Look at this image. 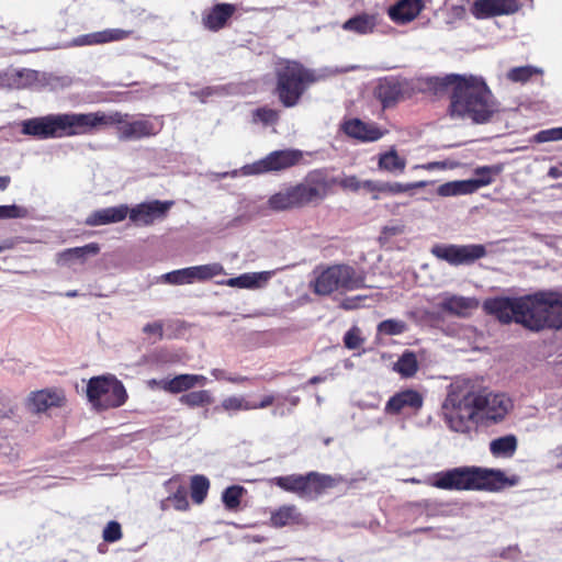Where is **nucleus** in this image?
<instances>
[{
  "label": "nucleus",
  "instance_id": "obj_1",
  "mask_svg": "<svg viewBox=\"0 0 562 562\" xmlns=\"http://www.w3.org/2000/svg\"><path fill=\"white\" fill-rule=\"evenodd\" d=\"M447 80L453 85L449 106L452 119L484 124L498 112V103L483 77L451 75Z\"/></svg>",
  "mask_w": 562,
  "mask_h": 562
},
{
  "label": "nucleus",
  "instance_id": "obj_2",
  "mask_svg": "<svg viewBox=\"0 0 562 562\" xmlns=\"http://www.w3.org/2000/svg\"><path fill=\"white\" fill-rule=\"evenodd\" d=\"M335 179H328L323 170H313L295 186H289L272 194L268 200L269 209L285 211L308 204H317L331 191Z\"/></svg>",
  "mask_w": 562,
  "mask_h": 562
},
{
  "label": "nucleus",
  "instance_id": "obj_3",
  "mask_svg": "<svg viewBox=\"0 0 562 562\" xmlns=\"http://www.w3.org/2000/svg\"><path fill=\"white\" fill-rule=\"evenodd\" d=\"M441 411L451 430L469 432L479 415V392L470 381L456 380L448 386Z\"/></svg>",
  "mask_w": 562,
  "mask_h": 562
},
{
  "label": "nucleus",
  "instance_id": "obj_4",
  "mask_svg": "<svg viewBox=\"0 0 562 562\" xmlns=\"http://www.w3.org/2000/svg\"><path fill=\"white\" fill-rule=\"evenodd\" d=\"M505 481V475L499 470L459 467L438 472L434 477L432 485L449 491H496L504 486Z\"/></svg>",
  "mask_w": 562,
  "mask_h": 562
},
{
  "label": "nucleus",
  "instance_id": "obj_5",
  "mask_svg": "<svg viewBox=\"0 0 562 562\" xmlns=\"http://www.w3.org/2000/svg\"><path fill=\"white\" fill-rule=\"evenodd\" d=\"M23 135L40 139L61 138L90 133L89 113H60L27 119L21 123Z\"/></svg>",
  "mask_w": 562,
  "mask_h": 562
},
{
  "label": "nucleus",
  "instance_id": "obj_6",
  "mask_svg": "<svg viewBox=\"0 0 562 562\" xmlns=\"http://www.w3.org/2000/svg\"><path fill=\"white\" fill-rule=\"evenodd\" d=\"M518 303V324L533 331L558 329V292L539 291L519 296Z\"/></svg>",
  "mask_w": 562,
  "mask_h": 562
},
{
  "label": "nucleus",
  "instance_id": "obj_7",
  "mask_svg": "<svg viewBox=\"0 0 562 562\" xmlns=\"http://www.w3.org/2000/svg\"><path fill=\"white\" fill-rule=\"evenodd\" d=\"M116 125L117 136L123 140L140 139L158 134L162 122L158 119L149 120L145 115L133 119L130 114L121 112H91L89 113L90 133L103 126Z\"/></svg>",
  "mask_w": 562,
  "mask_h": 562
},
{
  "label": "nucleus",
  "instance_id": "obj_8",
  "mask_svg": "<svg viewBox=\"0 0 562 562\" xmlns=\"http://www.w3.org/2000/svg\"><path fill=\"white\" fill-rule=\"evenodd\" d=\"M366 286V273L348 265H334L321 271L312 288L316 294L328 295L335 291H353Z\"/></svg>",
  "mask_w": 562,
  "mask_h": 562
},
{
  "label": "nucleus",
  "instance_id": "obj_9",
  "mask_svg": "<svg viewBox=\"0 0 562 562\" xmlns=\"http://www.w3.org/2000/svg\"><path fill=\"white\" fill-rule=\"evenodd\" d=\"M277 77L278 95L286 108L297 104L307 86L317 80L311 70L295 61H286L278 69Z\"/></svg>",
  "mask_w": 562,
  "mask_h": 562
},
{
  "label": "nucleus",
  "instance_id": "obj_10",
  "mask_svg": "<svg viewBox=\"0 0 562 562\" xmlns=\"http://www.w3.org/2000/svg\"><path fill=\"white\" fill-rule=\"evenodd\" d=\"M87 397L95 409L103 411L122 406L127 400V393L120 380L106 374L89 380Z\"/></svg>",
  "mask_w": 562,
  "mask_h": 562
},
{
  "label": "nucleus",
  "instance_id": "obj_11",
  "mask_svg": "<svg viewBox=\"0 0 562 562\" xmlns=\"http://www.w3.org/2000/svg\"><path fill=\"white\" fill-rule=\"evenodd\" d=\"M270 482L281 490L296 494L304 499H314L321 495L326 488L334 486V480L329 475L310 472L303 474H290L284 476H276Z\"/></svg>",
  "mask_w": 562,
  "mask_h": 562
},
{
  "label": "nucleus",
  "instance_id": "obj_12",
  "mask_svg": "<svg viewBox=\"0 0 562 562\" xmlns=\"http://www.w3.org/2000/svg\"><path fill=\"white\" fill-rule=\"evenodd\" d=\"M303 159V151L300 149L274 150L262 159L243 167L244 175H260L271 171H282L294 167Z\"/></svg>",
  "mask_w": 562,
  "mask_h": 562
},
{
  "label": "nucleus",
  "instance_id": "obj_13",
  "mask_svg": "<svg viewBox=\"0 0 562 562\" xmlns=\"http://www.w3.org/2000/svg\"><path fill=\"white\" fill-rule=\"evenodd\" d=\"M431 254L451 266L471 265L486 256V249L480 244L435 245Z\"/></svg>",
  "mask_w": 562,
  "mask_h": 562
},
{
  "label": "nucleus",
  "instance_id": "obj_14",
  "mask_svg": "<svg viewBox=\"0 0 562 562\" xmlns=\"http://www.w3.org/2000/svg\"><path fill=\"white\" fill-rule=\"evenodd\" d=\"M427 302L436 305L441 312L461 318L469 317L479 307V301L475 297L450 292H441L434 297H427Z\"/></svg>",
  "mask_w": 562,
  "mask_h": 562
},
{
  "label": "nucleus",
  "instance_id": "obj_15",
  "mask_svg": "<svg viewBox=\"0 0 562 562\" xmlns=\"http://www.w3.org/2000/svg\"><path fill=\"white\" fill-rule=\"evenodd\" d=\"M224 273V267L221 263L213 262L173 270L164 274L162 278L170 284H191L195 281H206Z\"/></svg>",
  "mask_w": 562,
  "mask_h": 562
},
{
  "label": "nucleus",
  "instance_id": "obj_16",
  "mask_svg": "<svg viewBox=\"0 0 562 562\" xmlns=\"http://www.w3.org/2000/svg\"><path fill=\"white\" fill-rule=\"evenodd\" d=\"M172 205V201L151 200L134 205L127 215L136 226H149L165 220Z\"/></svg>",
  "mask_w": 562,
  "mask_h": 562
},
{
  "label": "nucleus",
  "instance_id": "obj_17",
  "mask_svg": "<svg viewBox=\"0 0 562 562\" xmlns=\"http://www.w3.org/2000/svg\"><path fill=\"white\" fill-rule=\"evenodd\" d=\"M513 408V401L504 393H479V414L487 420L501 422Z\"/></svg>",
  "mask_w": 562,
  "mask_h": 562
},
{
  "label": "nucleus",
  "instance_id": "obj_18",
  "mask_svg": "<svg viewBox=\"0 0 562 562\" xmlns=\"http://www.w3.org/2000/svg\"><path fill=\"white\" fill-rule=\"evenodd\" d=\"M424 404L423 395L412 389L395 393L385 403L384 412L387 415H398L406 412H418Z\"/></svg>",
  "mask_w": 562,
  "mask_h": 562
},
{
  "label": "nucleus",
  "instance_id": "obj_19",
  "mask_svg": "<svg viewBox=\"0 0 562 562\" xmlns=\"http://www.w3.org/2000/svg\"><path fill=\"white\" fill-rule=\"evenodd\" d=\"M518 297L498 296L485 300L483 308L503 324H518Z\"/></svg>",
  "mask_w": 562,
  "mask_h": 562
},
{
  "label": "nucleus",
  "instance_id": "obj_20",
  "mask_svg": "<svg viewBox=\"0 0 562 562\" xmlns=\"http://www.w3.org/2000/svg\"><path fill=\"white\" fill-rule=\"evenodd\" d=\"M520 9L519 0H475L471 12L476 19L508 15Z\"/></svg>",
  "mask_w": 562,
  "mask_h": 562
},
{
  "label": "nucleus",
  "instance_id": "obj_21",
  "mask_svg": "<svg viewBox=\"0 0 562 562\" xmlns=\"http://www.w3.org/2000/svg\"><path fill=\"white\" fill-rule=\"evenodd\" d=\"M341 130L349 136L360 142H376L382 138L385 134V131H382L374 123H367L361 121L360 119H350L346 120Z\"/></svg>",
  "mask_w": 562,
  "mask_h": 562
},
{
  "label": "nucleus",
  "instance_id": "obj_22",
  "mask_svg": "<svg viewBox=\"0 0 562 562\" xmlns=\"http://www.w3.org/2000/svg\"><path fill=\"white\" fill-rule=\"evenodd\" d=\"M131 34V31L123 29H106L103 31L79 35L71 40L69 46L80 47L119 42L130 37Z\"/></svg>",
  "mask_w": 562,
  "mask_h": 562
},
{
  "label": "nucleus",
  "instance_id": "obj_23",
  "mask_svg": "<svg viewBox=\"0 0 562 562\" xmlns=\"http://www.w3.org/2000/svg\"><path fill=\"white\" fill-rule=\"evenodd\" d=\"M424 7L423 0H400L387 9V15L395 24L405 25L414 21Z\"/></svg>",
  "mask_w": 562,
  "mask_h": 562
},
{
  "label": "nucleus",
  "instance_id": "obj_24",
  "mask_svg": "<svg viewBox=\"0 0 562 562\" xmlns=\"http://www.w3.org/2000/svg\"><path fill=\"white\" fill-rule=\"evenodd\" d=\"M130 207L126 204L95 210L88 215L85 223L88 226H102L120 223L127 217Z\"/></svg>",
  "mask_w": 562,
  "mask_h": 562
},
{
  "label": "nucleus",
  "instance_id": "obj_25",
  "mask_svg": "<svg viewBox=\"0 0 562 562\" xmlns=\"http://www.w3.org/2000/svg\"><path fill=\"white\" fill-rule=\"evenodd\" d=\"M273 274L274 271L246 272L238 277L224 280L220 282V284L231 288L255 290L263 288Z\"/></svg>",
  "mask_w": 562,
  "mask_h": 562
},
{
  "label": "nucleus",
  "instance_id": "obj_26",
  "mask_svg": "<svg viewBox=\"0 0 562 562\" xmlns=\"http://www.w3.org/2000/svg\"><path fill=\"white\" fill-rule=\"evenodd\" d=\"M206 383L207 378L202 374H179L170 380H162L160 385L166 392L178 394Z\"/></svg>",
  "mask_w": 562,
  "mask_h": 562
},
{
  "label": "nucleus",
  "instance_id": "obj_27",
  "mask_svg": "<svg viewBox=\"0 0 562 562\" xmlns=\"http://www.w3.org/2000/svg\"><path fill=\"white\" fill-rule=\"evenodd\" d=\"M37 79V74L31 69H9L0 72V87L9 89H23Z\"/></svg>",
  "mask_w": 562,
  "mask_h": 562
},
{
  "label": "nucleus",
  "instance_id": "obj_28",
  "mask_svg": "<svg viewBox=\"0 0 562 562\" xmlns=\"http://www.w3.org/2000/svg\"><path fill=\"white\" fill-rule=\"evenodd\" d=\"M236 7L231 3H217L203 15V25L211 31L223 29L235 13Z\"/></svg>",
  "mask_w": 562,
  "mask_h": 562
},
{
  "label": "nucleus",
  "instance_id": "obj_29",
  "mask_svg": "<svg viewBox=\"0 0 562 562\" xmlns=\"http://www.w3.org/2000/svg\"><path fill=\"white\" fill-rule=\"evenodd\" d=\"M99 251L100 247L95 243L68 248L57 255V263L60 266H71L75 262L83 263L89 256H95Z\"/></svg>",
  "mask_w": 562,
  "mask_h": 562
},
{
  "label": "nucleus",
  "instance_id": "obj_30",
  "mask_svg": "<svg viewBox=\"0 0 562 562\" xmlns=\"http://www.w3.org/2000/svg\"><path fill=\"white\" fill-rule=\"evenodd\" d=\"M305 519L294 505H283L271 513L270 522L273 527L281 528L304 524Z\"/></svg>",
  "mask_w": 562,
  "mask_h": 562
},
{
  "label": "nucleus",
  "instance_id": "obj_31",
  "mask_svg": "<svg viewBox=\"0 0 562 562\" xmlns=\"http://www.w3.org/2000/svg\"><path fill=\"white\" fill-rule=\"evenodd\" d=\"M407 160L405 157L398 155L395 147H391L384 153H380L378 157V167L380 170L401 175L406 168Z\"/></svg>",
  "mask_w": 562,
  "mask_h": 562
},
{
  "label": "nucleus",
  "instance_id": "obj_32",
  "mask_svg": "<svg viewBox=\"0 0 562 562\" xmlns=\"http://www.w3.org/2000/svg\"><path fill=\"white\" fill-rule=\"evenodd\" d=\"M378 25V16L375 14H358L342 24L345 31L355 32L359 35H367L374 32Z\"/></svg>",
  "mask_w": 562,
  "mask_h": 562
},
{
  "label": "nucleus",
  "instance_id": "obj_33",
  "mask_svg": "<svg viewBox=\"0 0 562 562\" xmlns=\"http://www.w3.org/2000/svg\"><path fill=\"white\" fill-rule=\"evenodd\" d=\"M63 396L57 392L43 390L31 395L29 398V407L33 412L41 413L49 407L59 406Z\"/></svg>",
  "mask_w": 562,
  "mask_h": 562
},
{
  "label": "nucleus",
  "instance_id": "obj_34",
  "mask_svg": "<svg viewBox=\"0 0 562 562\" xmlns=\"http://www.w3.org/2000/svg\"><path fill=\"white\" fill-rule=\"evenodd\" d=\"M165 488L169 492V499L176 510L184 512L189 509L187 488L177 477L166 481Z\"/></svg>",
  "mask_w": 562,
  "mask_h": 562
},
{
  "label": "nucleus",
  "instance_id": "obj_35",
  "mask_svg": "<svg viewBox=\"0 0 562 562\" xmlns=\"http://www.w3.org/2000/svg\"><path fill=\"white\" fill-rule=\"evenodd\" d=\"M503 171V167L499 165L493 166H481L474 169L476 178L467 179L468 183H471L472 193L476 192L480 188L490 186L494 178Z\"/></svg>",
  "mask_w": 562,
  "mask_h": 562
},
{
  "label": "nucleus",
  "instance_id": "obj_36",
  "mask_svg": "<svg viewBox=\"0 0 562 562\" xmlns=\"http://www.w3.org/2000/svg\"><path fill=\"white\" fill-rule=\"evenodd\" d=\"M376 94L383 106H390L402 95V87L400 82L394 79H385L380 82L376 89Z\"/></svg>",
  "mask_w": 562,
  "mask_h": 562
},
{
  "label": "nucleus",
  "instance_id": "obj_37",
  "mask_svg": "<svg viewBox=\"0 0 562 562\" xmlns=\"http://www.w3.org/2000/svg\"><path fill=\"white\" fill-rule=\"evenodd\" d=\"M517 449V439L513 435L494 439L490 443V450L495 457H512Z\"/></svg>",
  "mask_w": 562,
  "mask_h": 562
},
{
  "label": "nucleus",
  "instance_id": "obj_38",
  "mask_svg": "<svg viewBox=\"0 0 562 562\" xmlns=\"http://www.w3.org/2000/svg\"><path fill=\"white\" fill-rule=\"evenodd\" d=\"M471 183L467 180H454L440 184L437 189V193L440 196H458L472 194Z\"/></svg>",
  "mask_w": 562,
  "mask_h": 562
},
{
  "label": "nucleus",
  "instance_id": "obj_39",
  "mask_svg": "<svg viewBox=\"0 0 562 562\" xmlns=\"http://www.w3.org/2000/svg\"><path fill=\"white\" fill-rule=\"evenodd\" d=\"M393 369L404 378L413 376L418 369L416 356L411 351H405L394 363Z\"/></svg>",
  "mask_w": 562,
  "mask_h": 562
},
{
  "label": "nucleus",
  "instance_id": "obj_40",
  "mask_svg": "<svg viewBox=\"0 0 562 562\" xmlns=\"http://www.w3.org/2000/svg\"><path fill=\"white\" fill-rule=\"evenodd\" d=\"M190 487L192 501L196 504H201L207 495L210 481L206 476L196 474L191 477Z\"/></svg>",
  "mask_w": 562,
  "mask_h": 562
},
{
  "label": "nucleus",
  "instance_id": "obj_41",
  "mask_svg": "<svg viewBox=\"0 0 562 562\" xmlns=\"http://www.w3.org/2000/svg\"><path fill=\"white\" fill-rule=\"evenodd\" d=\"M180 403L183 405H187L191 408L204 406L207 404H211L213 398L209 391L201 390V391H193L189 392L187 394H183L179 398Z\"/></svg>",
  "mask_w": 562,
  "mask_h": 562
},
{
  "label": "nucleus",
  "instance_id": "obj_42",
  "mask_svg": "<svg viewBox=\"0 0 562 562\" xmlns=\"http://www.w3.org/2000/svg\"><path fill=\"white\" fill-rule=\"evenodd\" d=\"M220 407L227 413H236L239 411H252L251 402L241 395H233L224 398Z\"/></svg>",
  "mask_w": 562,
  "mask_h": 562
},
{
  "label": "nucleus",
  "instance_id": "obj_43",
  "mask_svg": "<svg viewBox=\"0 0 562 562\" xmlns=\"http://www.w3.org/2000/svg\"><path fill=\"white\" fill-rule=\"evenodd\" d=\"M542 69L533 66H520L510 69L507 72V78L513 82H527L532 76L541 75Z\"/></svg>",
  "mask_w": 562,
  "mask_h": 562
},
{
  "label": "nucleus",
  "instance_id": "obj_44",
  "mask_svg": "<svg viewBox=\"0 0 562 562\" xmlns=\"http://www.w3.org/2000/svg\"><path fill=\"white\" fill-rule=\"evenodd\" d=\"M406 330V323L394 318L385 319L378 325V333L387 336H397L405 333Z\"/></svg>",
  "mask_w": 562,
  "mask_h": 562
},
{
  "label": "nucleus",
  "instance_id": "obj_45",
  "mask_svg": "<svg viewBox=\"0 0 562 562\" xmlns=\"http://www.w3.org/2000/svg\"><path fill=\"white\" fill-rule=\"evenodd\" d=\"M244 487L238 485H233L227 488L222 494V501L225 507L229 510L236 509L240 504V498L244 493Z\"/></svg>",
  "mask_w": 562,
  "mask_h": 562
},
{
  "label": "nucleus",
  "instance_id": "obj_46",
  "mask_svg": "<svg viewBox=\"0 0 562 562\" xmlns=\"http://www.w3.org/2000/svg\"><path fill=\"white\" fill-rule=\"evenodd\" d=\"M279 120V112L270 108H259L254 112V121L265 125H271Z\"/></svg>",
  "mask_w": 562,
  "mask_h": 562
},
{
  "label": "nucleus",
  "instance_id": "obj_47",
  "mask_svg": "<svg viewBox=\"0 0 562 562\" xmlns=\"http://www.w3.org/2000/svg\"><path fill=\"white\" fill-rule=\"evenodd\" d=\"M27 213L25 207L16 204L0 205V220L24 218Z\"/></svg>",
  "mask_w": 562,
  "mask_h": 562
},
{
  "label": "nucleus",
  "instance_id": "obj_48",
  "mask_svg": "<svg viewBox=\"0 0 562 562\" xmlns=\"http://www.w3.org/2000/svg\"><path fill=\"white\" fill-rule=\"evenodd\" d=\"M532 139L536 143L562 140V126L542 130L538 132L536 135H533Z\"/></svg>",
  "mask_w": 562,
  "mask_h": 562
},
{
  "label": "nucleus",
  "instance_id": "obj_49",
  "mask_svg": "<svg viewBox=\"0 0 562 562\" xmlns=\"http://www.w3.org/2000/svg\"><path fill=\"white\" fill-rule=\"evenodd\" d=\"M361 330L357 326H352L344 336L345 347L348 349H357L363 344Z\"/></svg>",
  "mask_w": 562,
  "mask_h": 562
},
{
  "label": "nucleus",
  "instance_id": "obj_50",
  "mask_svg": "<svg viewBox=\"0 0 562 562\" xmlns=\"http://www.w3.org/2000/svg\"><path fill=\"white\" fill-rule=\"evenodd\" d=\"M467 15V8L462 2L451 3L447 8V24H454L458 21H461Z\"/></svg>",
  "mask_w": 562,
  "mask_h": 562
},
{
  "label": "nucleus",
  "instance_id": "obj_51",
  "mask_svg": "<svg viewBox=\"0 0 562 562\" xmlns=\"http://www.w3.org/2000/svg\"><path fill=\"white\" fill-rule=\"evenodd\" d=\"M328 179H331L328 177ZM336 182L333 184H339L342 189L349 190L352 192H357L361 189L362 181H360L356 176H345L342 178H334Z\"/></svg>",
  "mask_w": 562,
  "mask_h": 562
},
{
  "label": "nucleus",
  "instance_id": "obj_52",
  "mask_svg": "<svg viewBox=\"0 0 562 562\" xmlns=\"http://www.w3.org/2000/svg\"><path fill=\"white\" fill-rule=\"evenodd\" d=\"M122 538L121 525L117 521H110L103 529V539L106 542H115Z\"/></svg>",
  "mask_w": 562,
  "mask_h": 562
},
{
  "label": "nucleus",
  "instance_id": "obj_53",
  "mask_svg": "<svg viewBox=\"0 0 562 562\" xmlns=\"http://www.w3.org/2000/svg\"><path fill=\"white\" fill-rule=\"evenodd\" d=\"M143 333L147 335L149 338H154V342L160 340L164 336V323L161 321H156L153 323H148L143 327Z\"/></svg>",
  "mask_w": 562,
  "mask_h": 562
},
{
  "label": "nucleus",
  "instance_id": "obj_54",
  "mask_svg": "<svg viewBox=\"0 0 562 562\" xmlns=\"http://www.w3.org/2000/svg\"><path fill=\"white\" fill-rule=\"evenodd\" d=\"M403 232H404V225H402L400 223L389 224L382 228L380 239L387 240L393 236L401 235Z\"/></svg>",
  "mask_w": 562,
  "mask_h": 562
},
{
  "label": "nucleus",
  "instance_id": "obj_55",
  "mask_svg": "<svg viewBox=\"0 0 562 562\" xmlns=\"http://www.w3.org/2000/svg\"><path fill=\"white\" fill-rule=\"evenodd\" d=\"M407 192L406 183L401 182H383L382 193H387L391 195H396Z\"/></svg>",
  "mask_w": 562,
  "mask_h": 562
},
{
  "label": "nucleus",
  "instance_id": "obj_56",
  "mask_svg": "<svg viewBox=\"0 0 562 562\" xmlns=\"http://www.w3.org/2000/svg\"><path fill=\"white\" fill-rule=\"evenodd\" d=\"M417 314L422 315V319H425V321H428V322H431V323H437V322H440L442 319V316H441L440 312L423 310V311L412 312L411 316L415 317Z\"/></svg>",
  "mask_w": 562,
  "mask_h": 562
},
{
  "label": "nucleus",
  "instance_id": "obj_57",
  "mask_svg": "<svg viewBox=\"0 0 562 562\" xmlns=\"http://www.w3.org/2000/svg\"><path fill=\"white\" fill-rule=\"evenodd\" d=\"M383 181L364 180L362 181L361 189L372 193H382Z\"/></svg>",
  "mask_w": 562,
  "mask_h": 562
},
{
  "label": "nucleus",
  "instance_id": "obj_58",
  "mask_svg": "<svg viewBox=\"0 0 562 562\" xmlns=\"http://www.w3.org/2000/svg\"><path fill=\"white\" fill-rule=\"evenodd\" d=\"M364 300V297L360 296V295H357V296H352V297H347L341 303H340V306L345 310H355V308H358L360 307V302Z\"/></svg>",
  "mask_w": 562,
  "mask_h": 562
},
{
  "label": "nucleus",
  "instance_id": "obj_59",
  "mask_svg": "<svg viewBox=\"0 0 562 562\" xmlns=\"http://www.w3.org/2000/svg\"><path fill=\"white\" fill-rule=\"evenodd\" d=\"M221 92L220 88H211L207 87L205 89H202L201 91H196L193 94L198 97L202 102H204L207 98L218 94Z\"/></svg>",
  "mask_w": 562,
  "mask_h": 562
},
{
  "label": "nucleus",
  "instance_id": "obj_60",
  "mask_svg": "<svg viewBox=\"0 0 562 562\" xmlns=\"http://www.w3.org/2000/svg\"><path fill=\"white\" fill-rule=\"evenodd\" d=\"M273 402H274V396L273 395H266V396L262 397V400L259 403L251 402V406H254L252 411L254 409L266 408V407L272 405Z\"/></svg>",
  "mask_w": 562,
  "mask_h": 562
},
{
  "label": "nucleus",
  "instance_id": "obj_61",
  "mask_svg": "<svg viewBox=\"0 0 562 562\" xmlns=\"http://www.w3.org/2000/svg\"><path fill=\"white\" fill-rule=\"evenodd\" d=\"M16 407L14 405H9L5 407L0 403V418H11L15 415Z\"/></svg>",
  "mask_w": 562,
  "mask_h": 562
},
{
  "label": "nucleus",
  "instance_id": "obj_62",
  "mask_svg": "<svg viewBox=\"0 0 562 562\" xmlns=\"http://www.w3.org/2000/svg\"><path fill=\"white\" fill-rule=\"evenodd\" d=\"M562 328V292H558V329Z\"/></svg>",
  "mask_w": 562,
  "mask_h": 562
},
{
  "label": "nucleus",
  "instance_id": "obj_63",
  "mask_svg": "<svg viewBox=\"0 0 562 562\" xmlns=\"http://www.w3.org/2000/svg\"><path fill=\"white\" fill-rule=\"evenodd\" d=\"M429 182L428 181H417V182H411V183H406V187H407V192L409 190H413V189H419V188H424L428 184Z\"/></svg>",
  "mask_w": 562,
  "mask_h": 562
},
{
  "label": "nucleus",
  "instance_id": "obj_64",
  "mask_svg": "<svg viewBox=\"0 0 562 562\" xmlns=\"http://www.w3.org/2000/svg\"><path fill=\"white\" fill-rule=\"evenodd\" d=\"M212 375L216 379V380H226L227 381V378L228 375H226L225 371L221 370V369H213L211 371Z\"/></svg>",
  "mask_w": 562,
  "mask_h": 562
}]
</instances>
